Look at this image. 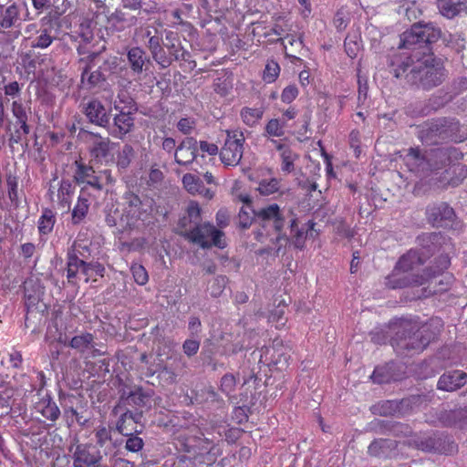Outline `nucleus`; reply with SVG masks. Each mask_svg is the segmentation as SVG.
<instances>
[{"label": "nucleus", "mask_w": 467, "mask_h": 467, "mask_svg": "<svg viewBox=\"0 0 467 467\" xmlns=\"http://www.w3.org/2000/svg\"><path fill=\"white\" fill-rule=\"evenodd\" d=\"M420 395H412L400 400H384L374 406V413L381 416L406 415L422 400Z\"/></svg>", "instance_id": "obj_9"}, {"label": "nucleus", "mask_w": 467, "mask_h": 467, "mask_svg": "<svg viewBox=\"0 0 467 467\" xmlns=\"http://www.w3.org/2000/svg\"><path fill=\"white\" fill-rule=\"evenodd\" d=\"M298 158V155L290 149H285L281 153L282 165L281 170L284 172H291L294 171V161Z\"/></svg>", "instance_id": "obj_46"}, {"label": "nucleus", "mask_w": 467, "mask_h": 467, "mask_svg": "<svg viewBox=\"0 0 467 467\" xmlns=\"http://www.w3.org/2000/svg\"><path fill=\"white\" fill-rule=\"evenodd\" d=\"M441 36L440 27L433 23L417 22L400 35L399 47L411 52L410 58L417 60L432 55V44Z\"/></svg>", "instance_id": "obj_5"}, {"label": "nucleus", "mask_w": 467, "mask_h": 467, "mask_svg": "<svg viewBox=\"0 0 467 467\" xmlns=\"http://www.w3.org/2000/svg\"><path fill=\"white\" fill-rule=\"evenodd\" d=\"M124 8L130 10L143 9L144 12L150 13L157 9V4L153 1L146 0H122Z\"/></svg>", "instance_id": "obj_42"}, {"label": "nucleus", "mask_w": 467, "mask_h": 467, "mask_svg": "<svg viewBox=\"0 0 467 467\" xmlns=\"http://www.w3.org/2000/svg\"><path fill=\"white\" fill-rule=\"evenodd\" d=\"M265 132L269 136L281 137L285 134L284 126L277 119H272L265 126Z\"/></svg>", "instance_id": "obj_53"}, {"label": "nucleus", "mask_w": 467, "mask_h": 467, "mask_svg": "<svg viewBox=\"0 0 467 467\" xmlns=\"http://www.w3.org/2000/svg\"><path fill=\"white\" fill-rule=\"evenodd\" d=\"M6 184L8 187V197L12 202H16L18 200L17 187L18 179L16 176L9 173L6 175Z\"/></svg>", "instance_id": "obj_51"}, {"label": "nucleus", "mask_w": 467, "mask_h": 467, "mask_svg": "<svg viewBox=\"0 0 467 467\" xmlns=\"http://www.w3.org/2000/svg\"><path fill=\"white\" fill-rule=\"evenodd\" d=\"M182 237L203 249H208L212 246L218 248L225 246L223 233L209 223L192 225L191 231L182 233Z\"/></svg>", "instance_id": "obj_7"}, {"label": "nucleus", "mask_w": 467, "mask_h": 467, "mask_svg": "<svg viewBox=\"0 0 467 467\" xmlns=\"http://www.w3.org/2000/svg\"><path fill=\"white\" fill-rule=\"evenodd\" d=\"M68 411L71 412L73 416L76 418V421L78 425L85 427L88 426L90 420V416L88 414V410L78 411L77 409L70 408Z\"/></svg>", "instance_id": "obj_63"}, {"label": "nucleus", "mask_w": 467, "mask_h": 467, "mask_svg": "<svg viewBox=\"0 0 467 467\" xmlns=\"http://www.w3.org/2000/svg\"><path fill=\"white\" fill-rule=\"evenodd\" d=\"M91 69L92 68H88L86 74H84V69H82L81 71V83L88 89H91L100 86L107 79L106 76L104 75V72L100 68H98L94 71H92Z\"/></svg>", "instance_id": "obj_33"}, {"label": "nucleus", "mask_w": 467, "mask_h": 467, "mask_svg": "<svg viewBox=\"0 0 467 467\" xmlns=\"http://www.w3.org/2000/svg\"><path fill=\"white\" fill-rule=\"evenodd\" d=\"M455 151L451 147L435 148L424 151L418 148H410L404 155L403 161L410 172L419 177H427L447 167Z\"/></svg>", "instance_id": "obj_3"}, {"label": "nucleus", "mask_w": 467, "mask_h": 467, "mask_svg": "<svg viewBox=\"0 0 467 467\" xmlns=\"http://www.w3.org/2000/svg\"><path fill=\"white\" fill-rule=\"evenodd\" d=\"M141 418H142V411L133 412L131 410H127L126 412L121 414V416L118 420L116 428L118 430V431H123L122 424H123L124 419L132 420L134 423H139L140 421Z\"/></svg>", "instance_id": "obj_54"}, {"label": "nucleus", "mask_w": 467, "mask_h": 467, "mask_svg": "<svg viewBox=\"0 0 467 467\" xmlns=\"http://www.w3.org/2000/svg\"><path fill=\"white\" fill-rule=\"evenodd\" d=\"M162 45L176 61H189L191 54L182 46L177 33L172 31L166 32Z\"/></svg>", "instance_id": "obj_22"}, {"label": "nucleus", "mask_w": 467, "mask_h": 467, "mask_svg": "<svg viewBox=\"0 0 467 467\" xmlns=\"http://www.w3.org/2000/svg\"><path fill=\"white\" fill-rule=\"evenodd\" d=\"M264 111L261 109L244 108L241 111L243 121L252 127L262 119Z\"/></svg>", "instance_id": "obj_45"}, {"label": "nucleus", "mask_w": 467, "mask_h": 467, "mask_svg": "<svg viewBox=\"0 0 467 467\" xmlns=\"http://www.w3.org/2000/svg\"><path fill=\"white\" fill-rule=\"evenodd\" d=\"M94 336L88 332H83L76 335L71 338L68 346L81 354L91 352L93 357L100 355V352L96 348Z\"/></svg>", "instance_id": "obj_23"}, {"label": "nucleus", "mask_w": 467, "mask_h": 467, "mask_svg": "<svg viewBox=\"0 0 467 467\" xmlns=\"http://www.w3.org/2000/svg\"><path fill=\"white\" fill-rule=\"evenodd\" d=\"M467 383V374L460 370H453L442 374L437 383L439 389L454 391Z\"/></svg>", "instance_id": "obj_20"}, {"label": "nucleus", "mask_w": 467, "mask_h": 467, "mask_svg": "<svg viewBox=\"0 0 467 467\" xmlns=\"http://www.w3.org/2000/svg\"><path fill=\"white\" fill-rule=\"evenodd\" d=\"M105 455L93 443H80L72 454L73 467H102Z\"/></svg>", "instance_id": "obj_10"}, {"label": "nucleus", "mask_w": 467, "mask_h": 467, "mask_svg": "<svg viewBox=\"0 0 467 467\" xmlns=\"http://www.w3.org/2000/svg\"><path fill=\"white\" fill-rule=\"evenodd\" d=\"M36 410L50 421H56L60 416V410L48 395L36 403Z\"/></svg>", "instance_id": "obj_26"}, {"label": "nucleus", "mask_w": 467, "mask_h": 467, "mask_svg": "<svg viewBox=\"0 0 467 467\" xmlns=\"http://www.w3.org/2000/svg\"><path fill=\"white\" fill-rule=\"evenodd\" d=\"M280 72V67L277 62L271 60L269 61L264 71V79L268 82H274L275 78L278 77Z\"/></svg>", "instance_id": "obj_50"}, {"label": "nucleus", "mask_w": 467, "mask_h": 467, "mask_svg": "<svg viewBox=\"0 0 467 467\" xmlns=\"http://www.w3.org/2000/svg\"><path fill=\"white\" fill-rule=\"evenodd\" d=\"M418 138L427 145L442 144L448 141H462L465 139L462 127L454 118H435L419 126Z\"/></svg>", "instance_id": "obj_6"}, {"label": "nucleus", "mask_w": 467, "mask_h": 467, "mask_svg": "<svg viewBox=\"0 0 467 467\" xmlns=\"http://www.w3.org/2000/svg\"><path fill=\"white\" fill-rule=\"evenodd\" d=\"M429 221L437 227L447 226L452 222L455 213L451 207L445 202L433 204L427 209Z\"/></svg>", "instance_id": "obj_16"}, {"label": "nucleus", "mask_w": 467, "mask_h": 467, "mask_svg": "<svg viewBox=\"0 0 467 467\" xmlns=\"http://www.w3.org/2000/svg\"><path fill=\"white\" fill-rule=\"evenodd\" d=\"M127 59L131 71L140 75L151 65L150 57L140 47H132L127 52Z\"/></svg>", "instance_id": "obj_17"}, {"label": "nucleus", "mask_w": 467, "mask_h": 467, "mask_svg": "<svg viewBox=\"0 0 467 467\" xmlns=\"http://www.w3.org/2000/svg\"><path fill=\"white\" fill-rule=\"evenodd\" d=\"M200 348V341L196 339H186L182 344V349L185 355L192 357L197 354Z\"/></svg>", "instance_id": "obj_61"}, {"label": "nucleus", "mask_w": 467, "mask_h": 467, "mask_svg": "<svg viewBox=\"0 0 467 467\" xmlns=\"http://www.w3.org/2000/svg\"><path fill=\"white\" fill-rule=\"evenodd\" d=\"M227 277L225 275H217L213 277L208 285L207 290L213 297H218L223 292L227 284Z\"/></svg>", "instance_id": "obj_44"}, {"label": "nucleus", "mask_w": 467, "mask_h": 467, "mask_svg": "<svg viewBox=\"0 0 467 467\" xmlns=\"http://www.w3.org/2000/svg\"><path fill=\"white\" fill-rule=\"evenodd\" d=\"M226 140L219 155L225 166L235 167L240 164L244 154L245 138L241 130H226Z\"/></svg>", "instance_id": "obj_8"}, {"label": "nucleus", "mask_w": 467, "mask_h": 467, "mask_svg": "<svg viewBox=\"0 0 467 467\" xmlns=\"http://www.w3.org/2000/svg\"><path fill=\"white\" fill-rule=\"evenodd\" d=\"M87 268H88V281L90 277L95 275L103 276L105 272V267L103 265H101L99 262L91 261L87 262Z\"/></svg>", "instance_id": "obj_62"}, {"label": "nucleus", "mask_w": 467, "mask_h": 467, "mask_svg": "<svg viewBox=\"0 0 467 467\" xmlns=\"http://www.w3.org/2000/svg\"><path fill=\"white\" fill-rule=\"evenodd\" d=\"M197 140L193 137H186L174 151L176 163L182 166L192 164L197 157Z\"/></svg>", "instance_id": "obj_15"}, {"label": "nucleus", "mask_w": 467, "mask_h": 467, "mask_svg": "<svg viewBox=\"0 0 467 467\" xmlns=\"http://www.w3.org/2000/svg\"><path fill=\"white\" fill-rule=\"evenodd\" d=\"M424 263L425 258L417 250L408 251L399 259L391 274L387 276L386 285L391 289H400L425 284L431 278L430 270L425 269L422 274L415 272Z\"/></svg>", "instance_id": "obj_2"}, {"label": "nucleus", "mask_w": 467, "mask_h": 467, "mask_svg": "<svg viewBox=\"0 0 467 467\" xmlns=\"http://www.w3.org/2000/svg\"><path fill=\"white\" fill-rule=\"evenodd\" d=\"M134 113L129 112H119L113 118L114 130L113 136L123 139L128 133L133 130L135 127L134 123Z\"/></svg>", "instance_id": "obj_24"}, {"label": "nucleus", "mask_w": 467, "mask_h": 467, "mask_svg": "<svg viewBox=\"0 0 467 467\" xmlns=\"http://www.w3.org/2000/svg\"><path fill=\"white\" fill-rule=\"evenodd\" d=\"M75 186L69 180H62L57 191V200L60 206L69 210Z\"/></svg>", "instance_id": "obj_34"}, {"label": "nucleus", "mask_w": 467, "mask_h": 467, "mask_svg": "<svg viewBox=\"0 0 467 467\" xmlns=\"http://www.w3.org/2000/svg\"><path fill=\"white\" fill-rule=\"evenodd\" d=\"M95 438L96 443L94 445H97L102 451L103 455L107 456L114 449L110 429L99 426L95 429Z\"/></svg>", "instance_id": "obj_28"}, {"label": "nucleus", "mask_w": 467, "mask_h": 467, "mask_svg": "<svg viewBox=\"0 0 467 467\" xmlns=\"http://www.w3.org/2000/svg\"><path fill=\"white\" fill-rule=\"evenodd\" d=\"M236 384L235 378L233 374H225L221 379V390L225 394L234 391Z\"/></svg>", "instance_id": "obj_60"}, {"label": "nucleus", "mask_w": 467, "mask_h": 467, "mask_svg": "<svg viewBox=\"0 0 467 467\" xmlns=\"http://www.w3.org/2000/svg\"><path fill=\"white\" fill-rule=\"evenodd\" d=\"M441 327V321L438 318H433L420 327L417 323L404 322L396 332L393 344L399 349L421 351L437 337Z\"/></svg>", "instance_id": "obj_4"}, {"label": "nucleus", "mask_w": 467, "mask_h": 467, "mask_svg": "<svg viewBox=\"0 0 467 467\" xmlns=\"http://www.w3.org/2000/svg\"><path fill=\"white\" fill-rule=\"evenodd\" d=\"M20 9L16 4H12L5 10L0 5V32L16 26L19 20Z\"/></svg>", "instance_id": "obj_29"}, {"label": "nucleus", "mask_w": 467, "mask_h": 467, "mask_svg": "<svg viewBox=\"0 0 467 467\" xmlns=\"http://www.w3.org/2000/svg\"><path fill=\"white\" fill-rule=\"evenodd\" d=\"M88 135L92 138V155L98 159L106 158L110 150L109 138L93 132H88Z\"/></svg>", "instance_id": "obj_30"}, {"label": "nucleus", "mask_w": 467, "mask_h": 467, "mask_svg": "<svg viewBox=\"0 0 467 467\" xmlns=\"http://www.w3.org/2000/svg\"><path fill=\"white\" fill-rule=\"evenodd\" d=\"M281 188L280 180L276 178L264 179L259 182L256 190L261 195L268 196L278 192Z\"/></svg>", "instance_id": "obj_38"}, {"label": "nucleus", "mask_w": 467, "mask_h": 467, "mask_svg": "<svg viewBox=\"0 0 467 467\" xmlns=\"http://www.w3.org/2000/svg\"><path fill=\"white\" fill-rule=\"evenodd\" d=\"M390 375H389L387 369L383 367L376 368L371 375L373 382L378 384L387 383L390 380Z\"/></svg>", "instance_id": "obj_59"}, {"label": "nucleus", "mask_w": 467, "mask_h": 467, "mask_svg": "<svg viewBox=\"0 0 467 467\" xmlns=\"http://www.w3.org/2000/svg\"><path fill=\"white\" fill-rule=\"evenodd\" d=\"M106 47H103L101 50L90 51L87 56L79 58L78 62L84 65L82 68L84 69V74L88 72V68H93L96 66L97 60L100 57L102 51H104Z\"/></svg>", "instance_id": "obj_48"}, {"label": "nucleus", "mask_w": 467, "mask_h": 467, "mask_svg": "<svg viewBox=\"0 0 467 467\" xmlns=\"http://www.w3.org/2000/svg\"><path fill=\"white\" fill-rule=\"evenodd\" d=\"M450 264H451L450 257L447 254H441L436 259L435 270L432 271L431 269H429L430 273L431 275V277L435 276L436 274H439V273L444 271L445 269H447L449 267Z\"/></svg>", "instance_id": "obj_58"}, {"label": "nucleus", "mask_w": 467, "mask_h": 467, "mask_svg": "<svg viewBox=\"0 0 467 467\" xmlns=\"http://www.w3.org/2000/svg\"><path fill=\"white\" fill-rule=\"evenodd\" d=\"M55 215L51 210H45L38 222V230L42 234L52 232L55 224Z\"/></svg>", "instance_id": "obj_43"}, {"label": "nucleus", "mask_w": 467, "mask_h": 467, "mask_svg": "<svg viewBox=\"0 0 467 467\" xmlns=\"http://www.w3.org/2000/svg\"><path fill=\"white\" fill-rule=\"evenodd\" d=\"M12 112L16 119V124L20 126V129H17L15 131V135L12 140L14 142L18 143L22 140L21 133L27 135L30 132V127L27 124V121L31 114V109L29 108L28 110H26L22 103L14 101L12 103Z\"/></svg>", "instance_id": "obj_18"}, {"label": "nucleus", "mask_w": 467, "mask_h": 467, "mask_svg": "<svg viewBox=\"0 0 467 467\" xmlns=\"http://www.w3.org/2000/svg\"><path fill=\"white\" fill-rule=\"evenodd\" d=\"M189 217V221L192 223V225L201 224L202 217H201V209L199 205L195 202L190 203L187 209V214Z\"/></svg>", "instance_id": "obj_56"}, {"label": "nucleus", "mask_w": 467, "mask_h": 467, "mask_svg": "<svg viewBox=\"0 0 467 467\" xmlns=\"http://www.w3.org/2000/svg\"><path fill=\"white\" fill-rule=\"evenodd\" d=\"M410 57H407V61L391 69L395 78L405 74L407 83L424 90L438 87L445 80L447 72L441 59L429 56L423 61L417 60L418 63L413 66H410Z\"/></svg>", "instance_id": "obj_1"}, {"label": "nucleus", "mask_w": 467, "mask_h": 467, "mask_svg": "<svg viewBox=\"0 0 467 467\" xmlns=\"http://www.w3.org/2000/svg\"><path fill=\"white\" fill-rule=\"evenodd\" d=\"M315 223L313 221H309L306 224V228H297V220L296 218L290 221V229L292 233V244L297 249H303L305 246V242L307 236V232L309 230H313L315 226Z\"/></svg>", "instance_id": "obj_27"}, {"label": "nucleus", "mask_w": 467, "mask_h": 467, "mask_svg": "<svg viewBox=\"0 0 467 467\" xmlns=\"http://www.w3.org/2000/svg\"><path fill=\"white\" fill-rule=\"evenodd\" d=\"M113 105L114 109L119 112L136 113L138 111L137 103L126 90H120L118 93Z\"/></svg>", "instance_id": "obj_32"}, {"label": "nucleus", "mask_w": 467, "mask_h": 467, "mask_svg": "<svg viewBox=\"0 0 467 467\" xmlns=\"http://www.w3.org/2000/svg\"><path fill=\"white\" fill-rule=\"evenodd\" d=\"M167 49L162 46L151 55L152 59L159 65L160 68L169 67L175 58L168 52Z\"/></svg>", "instance_id": "obj_41"}, {"label": "nucleus", "mask_w": 467, "mask_h": 467, "mask_svg": "<svg viewBox=\"0 0 467 467\" xmlns=\"http://www.w3.org/2000/svg\"><path fill=\"white\" fill-rule=\"evenodd\" d=\"M149 396L142 391L141 388H138L133 391L128 393L125 397V402L127 405L142 408L146 405V400Z\"/></svg>", "instance_id": "obj_40"}, {"label": "nucleus", "mask_w": 467, "mask_h": 467, "mask_svg": "<svg viewBox=\"0 0 467 467\" xmlns=\"http://www.w3.org/2000/svg\"><path fill=\"white\" fill-rule=\"evenodd\" d=\"M54 39L55 37L50 35L49 29L44 28L40 30V35L32 42L31 47L34 48H47Z\"/></svg>", "instance_id": "obj_47"}, {"label": "nucleus", "mask_w": 467, "mask_h": 467, "mask_svg": "<svg viewBox=\"0 0 467 467\" xmlns=\"http://www.w3.org/2000/svg\"><path fill=\"white\" fill-rule=\"evenodd\" d=\"M84 114L89 122L107 127L109 124L110 116L100 100L93 99L84 105Z\"/></svg>", "instance_id": "obj_14"}, {"label": "nucleus", "mask_w": 467, "mask_h": 467, "mask_svg": "<svg viewBox=\"0 0 467 467\" xmlns=\"http://www.w3.org/2000/svg\"><path fill=\"white\" fill-rule=\"evenodd\" d=\"M443 237L438 233H425L420 235L417 240L420 246L417 250L423 255L425 261L430 258L435 252L439 251Z\"/></svg>", "instance_id": "obj_21"}, {"label": "nucleus", "mask_w": 467, "mask_h": 467, "mask_svg": "<svg viewBox=\"0 0 467 467\" xmlns=\"http://www.w3.org/2000/svg\"><path fill=\"white\" fill-rule=\"evenodd\" d=\"M135 158V150L130 144H124L117 155V167L119 171H126Z\"/></svg>", "instance_id": "obj_36"}, {"label": "nucleus", "mask_w": 467, "mask_h": 467, "mask_svg": "<svg viewBox=\"0 0 467 467\" xmlns=\"http://www.w3.org/2000/svg\"><path fill=\"white\" fill-rule=\"evenodd\" d=\"M439 419L445 426H458L462 428L467 425V409L458 408L451 410L441 411Z\"/></svg>", "instance_id": "obj_25"}, {"label": "nucleus", "mask_w": 467, "mask_h": 467, "mask_svg": "<svg viewBox=\"0 0 467 467\" xmlns=\"http://www.w3.org/2000/svg\"><path fill=\"white\" fill-rule=\"evenodd\" d=\"M89 200L87 196L85 187L82 188L80 194L78 198V202L72 210V223L78 224L87 216L89 210Z\"/></svg>", "instance_id": "obj_31"}, {"label": "nucleus", "mask_w": 467, "mask_h": 467, "mask_svg": "<svg viewBox=\"0 0 467 467\" xmlns=\"http://www.w3.org/2000/svg\"><path fill=\"white\" fill-rule=\"evenodd\" d=\"M131 271H132L134 280L138 285H142L148 282V279H149L148 273L142 265H133L131 267Z\"/></svg>", "instance_id": "obj_57"}, {"label": "nucleus", "mask_w": 467, "mask_h": 467, "mask_svg": "<svg viewBox=\"0 0 467 467\" xmlns=\"http://www.w3.org/2000/svg\"><path fill=\"white\" fill-rule=\"evenodd\" d=\"M141 432V430L134 429L133 431H130L128 435H124L127 437L125 442V449L130 452H139L144 447V441L139 434Z\"/></svg>", "instance_id": "obj_37"}, {"label": "nucleus", "mask_w": 467, "mask_h": 467, "mask_svg": "<svg viewBox=\"0 0 467 467\" xmlns=\"http://www.w3.org/2000/svg\"><path fill=\"white\" fill-rule=\"evenodd\" d=\"M254 218L261 223L272 222L276 232H281L285 226V215L276 203L270 204L257 211L253 210Z\"/></svg>", "instance_id": "obj_13"}, {"label": "nucleus", "mask_w": 467, "mask_h": 467, "mask_svg": "<svg viewBox=\"0 0 467 467\" xmlns=\"http://www.w3.org/2000/svg\"><path fill=\"white\" fill-rule=\"evenodd\" d=\"M440 11L447 18H453L462 13H467V2H443L440 5Z\"/></svg>", "instance_id": "obj_35"}, {"label": "nucleus", "mask_w": 467, "mask_h": 467, "mask_svg": "<svg viewBox=\"0 0 467 467\" xmlns=\"http://www.w3.org/2000/svg\"><path fill=\"white\" fill-rule=\"evenodd\" d=\"M87 255L82 253L78 248L74 252H67V282L73 285H78L79 275L85 276V282L88 283V266Z\"/></svg>", "instance_id": "obj_11"}, {"label": "nucleus", "mask_w": 467, "mask_h": 467, "mask_svg": "<svg viewBox=\"0 0 467 467\" xmlns=\"http://www.w3.org/2000/svg\"><path fill=\"white\" fill-rule=\"evenodd\" d=\"M182 183L185 189L191 193L198 192L200 189L202 188L201 180L192 173L183 175Z\"/></svg>", "instance_id": "obj_49"}, {"label": "nucleus", "mask_w": 467, "mask_h": 467, "mask_svg": "<svg viewBox=\"0 0 467 467\" xmlns=\"http://www.w3.org/2000/svg\"><path fill=\"white\" fill-rule=\"evenodd\" d=\"M158 377L166 385H172L177 381V374L167 366L162 367Z\"/></svg>", "instance_id": "obj_55"}, {"label": "nucleus", "mask_w": 467, "mask_h": 467, "mask_svg": "<svg viewBox=\"0 0 467 467\" xmlns=\"http://www.w3.org/2000/svg\"><path fill=\"white\" fill-rule=\"evenodd\" d=\"M417 446L425 451L442 454H451L457 451V445L453 441L440 435L420 438L417 441Z\"/></svg>", "instance_id": "obj_12"}, {"label": "nucleus", "mask_w": 467, "mask_h": 467, "mask_svg": "<svg viewBox=\"0 0 467 467\" xmlns=\"http://www.w3.org/2000/svg\"><path fill=\"white\" fill-rule=\"evenodd\" d=\"M75 165L77 169L74 173V181L77 183H86L98 191L102 189V184L99 177L95 175V171L91 166L86 165L79 161H76Z\"/></svg>", "instance_id": "obj_19"}, {"label": "nucleus", "mask_w": 467, "mask_h": 467, "mask_svg": "<svg viewBox=\"0 0 467 467\" xmlns=\"http://www.w3.org/2000/svg\"><path fill=\"white\" fill-rule=\"evenodd\" d=\"M195 121L191 118H182L177 123V129L187 135L194 129Z\"/></svg>", "instance_id": "obj_64"}, {"label": "nucleus", "mask_w": 467, "mask_h": 467, "mask_svg": "<svg viewBox=\"0 0 467 467\" xmlns=\"http://www.w3.org/2000/svg\"><path fill=\"white\" fill-rule=\"evenodd\" d=\"M393 444L392 441L389 440H375L368 448V454L375 457H383L388 453V450Z\"/></svg>", "instance_id": "obj_39"}, {"label": "nucleus", "mask_w": 467, "mask_h": 467, "mask_svg": "<svg viewBox=\"0 0 467 467\" xmlns=\"http://www.w3.org/2000/svg\"><path fill=\"white\" fill-rule=\"evenodd\" d=\"M110 20L116 23H122L128 26H134L137 23V17L134 16H127L121 10H116L110 16Z\"/></svg>", "instance_id": "obj_52"}]
</instances>
